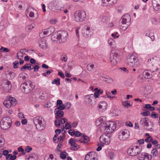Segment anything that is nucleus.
Segmentation results:
<instances>
[{"mask_svg": "<svg viewBox=\"0 0 160 160\" xmlns=\"http://www.w3.org/2000/svg\"><path fill=\"white\" fill-rule=\"evenodd\" d=\"M97 154L94 152H89L85 157V160H98Z\"/></svg>", "mask_w": 160, "mask_h": 160, "instance_id": "nucleus-17", "label": "nucleus"}, {"mask_svg": "<svg viewBox=\"0 0 160 160\" xmlns=\"http://www.w3.org/2000/svg\"><path fill=\"white\" fill-rule=\"evenodd\" d=\"M130 136L129 131L124 129L120 131L118 133V138L121 140H126L129 138Z\"/></svg>", "mask_w": 160, "mask_h": 160, "instance_id": "nucleus-12", "label": "nucleus"}, {"mask_svg": "<svg viewBox=\"0 0 160 160\" xmlns=\"http://www.w3.org/2000/svg\"><path fill=\"white\" fill-rule=\"evenodd\" d=\"M17 56L18 59H22L23 58V54H22V52L19 51L17 53Z\"/></svg>", "mask_w": 160, "mask_h": 160, "instance_id": "nucleus-41", "label": "nucleus"}, {"mask_svg": "<svg viewBox=\"0 0 160 160\" xmlns=\"http://www.w3.org/2000/svg\"><path fill=\"white\" fill-rule=\"evenodd\" d=\"M148 67L150 68V70H146L143 72V75L146 78H150L153 75L152 72L158 70V68L156 67V64L158 62V61L153 58L150 59L148 60Z\"/></svg>", "mask_w": 160, "mask_h": 160, "instance_id": "nucleus-2", "label": "nucleus"}, {"mask_svg": "<svg viewBox=\"0 0 160 160\" xmlns=\"http://www.w3.org/2000/svg\"><path fill=\"white\" fill-rule=\"evenodd\" d=\"M86 12L83 10L77 11L73 14L74 20L77 22H82L86 19Z\"/></svg>", "mask_w": 160, "mask_h": 160, "instance_id": "nucleus-7", "label": "nucleus"}, {"mask_svg": "<svg viewBox=\"0 0 160 160\" xmlns=\"http://www.w3.org/2000/svg\"><path fill=\"white\" fill-rule=\"evenodd\" d=\"M78 140L76 139H74L73 138H71L69 140V143L71 145H72L75 144V141H78Z\"/></svg>", "mask_w": 160, "mask_h": 160, "instance_id": "nucleus-42", "label": "nucleus"}, {"mask_svg": "<svg viewBox=\"0 0 160 160\" xmlns=\"http://www.w3.org/2000/svg\"><path fill=\"white\" fill-rule=\"evenodd\" d=\"M35 25L34 23H33L30 25H28L27 26V28L29 30H31L33 29L35 27Z\"/></svg>", "mask_w": 160, "mask_h": 160, "instance_id": "nucleus-43", "label": "nucleus"}, {"mask_svg": "<svg viewBox=\"0 0 160 160\" xmlns=\"http://www.w3.org/2000/svg\"><path fill=\"white\" fill-rule=\"evenodd\" d=\"M54 31L55 29L53 27H50L46 29L43 33L44 35H49L53 32Z\"/></svg>", "mask_w": 160, "mask_h": 160, "instance_id": "nucleus-23", "label": "nucleus"}, {"mask_svg": "<svg viewBox=\"0 0 160 160\" xmlns=\"http://www.w3.org/2000/svg\"><path fill=\"white\" fill-rule=\"evenodd\" d=\"M151 154L154 156H156L158 155V151L157 149L154 148L151 151Z\"/></svg>", "mask_w": 160, "mask_h": 160, "instance_id": "nucleus-40", "label": "nucleus"}, {"mask_svg": "<svg viewBox=\"0 0 160 160\" xmlns=\"http://www.w3.org/2000/svg\"><path fill=\"white\" fill-rule=\"evenodd\" d=\"M67 121V119L64 118L61 120V118H60V122H61L62 124H64Z\"/></svg>", "mask_w": 160, "mask_h": 160, "instance_id": "nucleus-61", "label": "nucleus"}, {"mask_svg": "<svg viewBox=\"0 0 160 160\" xmlns=\"http://www.w3.org/2000/svg\"><path fill=\"white\" fill-rule=\"evenodd\" d=\"M64 109H68L71 106V103L70 102H67L63 104Z\"/></svg>", "mask_w": 160, "mask_h": 160, "instance_id": "nucleus-47", "label": "nucleus"}, {"mask_svg": "<svg viewBox=\"0 0 160 160\" xmlns=\"http://www.w3.org/2000/svg\"><path fill=\"white\" fill-rule=\"evenodd\" d=\"M66 133V131H64V132L62 133L63 136H60L59 138H58V140H60V141H62L65 138V133Z\"/></svg>", "mask_w": 160, "mask_h": 160, "instance_id": "nucleus-44", "label": "nucleus"}, {"mask_svg": "<svg viewBox=\"0 0 160 160\" xmlns=\"http://www.w3.org/2000/svg\"><path fill=\"white\" fill-rule=\"evenodd\" d=\"M62 104H63L61 100L60 99H58L57 100V105H62Z\"/></svg>", "mask_w": 160, "mask_h": 160, "instance_id": "nucleus-64", "label": "nucleus"}, {"mask_svg": "<svg viewBox=\"0 0 160 160\" xmlns=\"http://www.w3.org/2000/svg\"><path fill=\"white\" fill-rule=\"evenodd\" d=\"M56 120L55 121L54 123L55 125L57 126H59L60 125V118H57V117H56Z\"/></svg>", "mask_w": 160, "mask_h": 160, "instance_id": "nucleus-39", "label": "nucleus"}, {"mask_svg": "<svg viewBox=\"0 0 160 160\" xmlns=\"http://www.w3.org/2000/svg\"><path fill=\"white\" fill-rule=\"evenodd\" d=\"M16 156L15 155L12 156L11 154H9L6 156V158L7 160H14L16 159Z\"/></svg>", "mask_w": 160, "mask_h": 160, "instance_id": "nucleus-31", "label": "nucleus"}, {"mask_svg": "<svg viewBox=\"0 0 160 160\" xmlns=\"http://www.w3.org/2000/svg\"><path fill=\"white\" fill-rule=\"evenodd\" d=\"M106 93L107 96V97L109 98H112L114 97V96L112 95L109 92L106 91Z\"/></svg>", "mask_w": 160, "mask_h": 160, "instance_id": "nucleus-52", "label": "nucleus"}, {"mask_svg": "<svg viewBox=\"0 0 160 160\" xmlns=\"http://www.w3.org/2000/svg\"><path fill=\"white\" fill-rule=\"evenodd\" d=\"M146 36H148L151 39L152 41H153L155 39V37L154 36V33L152 32H149L146 33Z\"/></svg>", "mask_w": 160, "mask_h": 160, "instance_id": "nucleus-35", "label": "nucleus"}, {"mask_svg": "<svg viewBox=\"0 0 160 160\" xmlns=\"http://www.w3.org/2000/svg\"><path fill=\"white\" fill-rule=\"evenodd\" d=\"M152 158L151 156L146 153H142L138 157V160H150Z\"/></svg>", "mask_w": 160, "mask_h": 160, "instance_id": "nucleus-18", "label": "nucleus"}, {"mask_svg": "<svg viewBox=\"0 0 160 160\" xmlns=\"http://www.w3.org/2000/svg\"><path fill=\"white\" fill-rule=\"evenodd\" d=\"M94 97L95 98H98L99 96L100 95L98 90V91H96L94 93Z\"/></svg>", "mask_w": 160, "mask_h": 160, "instance_id": "nucleus-57", "label": "nucleus"}, {"mask_svg": "<svg viewBox=\"0 0 160 160\" xmlns=\"http://www.w3.org/2000/svg\"><path fill=\"white\" fill-rule=\"evenodd\" d=\"M98 120L101 123L100 129L102 132L109 133L112 132L116 128V124L114 122L106 121V118L104 117H101Z\"/></svg>", "mask_w": 160, "mask_h": 160, "instance_id": "nucleus-1", "label": "nucleus"}, {"mask_svg": "<svg viewBox=\"0 0 160 160\" xmlns=\"http://www.w3.org/2000/svg\"><path fill=\"white\" fill-rule=\"evenodd\" d=\"M141 152V150L138 146H131L127 150L128 154L132 157L138 155Z\"/></svg>", "mask_w": 160, "mask_h": 160, "instance_id": "nucleus-10", "label": "nucleus"}, {"mask_svg": "<svg viewBox=\"0 0 160 160\" xmlns=\"http://www.w3.org/2000/svg\"><path fill=\"white\" fill-rule=\"evenodd\" d=\"M4 143V139L0 137V147H1L3 146Z\"/></svg>", "mask_w": 160, "mask_h": 160, "instance_id": "nucleus-48", "label": "nucleus"}, {"mask_svg": "<svg viewBox=\"0 0 160 160\" xmlns=\"http://www.w3.org/2000/svg\"><path fill=\"white\" fill-rule=\"evenodd\" d=\"M82 33L85 37H90L92 34L91 28L88 26H85L82 28Z\"/></svg>", "mask_w": 160, "mask_h": 160, "instance_id": "nucleus-14", "label": "nucleus"}, {"mask_svg": "<svg viewBox=\"0 0 160 160\" xmlns=\"http://www.w3.org/2000/svg\"><path fill=\"white\" fill-rule=\"evenodd\" d=\"M57 107L55 109H58L59 110H62L64 109L63 104L57 105Z\"/></svg>", "mask_w": 160, "mask_h": 160, "instance_id": "nucleus-45", "label": "nucleus"}, {"mask_svg": "<svg viewBox=\"0 0 160 160\" xmlns=\"http://www.w3.org/2000/svg\"><path fill=\"white\" fill-rule=\"evenodd\" d=\"M65 127H66V129H69L71 128L72 126L69 123L67 122L65 124Z\"/></svg>", "mask_w": 160, "mask_h": 160, "instance_id": "nucleus-54", "label": "nucleus"}, {"mask_svg": "<svg viewBox=\"0 0 160 160\" xmlns=\"http://www.w3.org/2000/svg\"><path fill=\"white\" fill-rule=\"evenodd\" d=\"M32 68H33V69H34V71L35 72L38 71V69L39 68V67L37 65H36L34 67L33 66Z\"/></svg>", "mask_w": 160, "mask_h": 160, "instance_id": "nucleus-60", "label": "nucleus"}, {"mask_svg": "<svg viewBox=\"0 0 160 160\" xmlns=\"http://www.w3.org/2000/svg\"><path fill=\"white\" fill-rule=\"evenodd\" d=\"M108 43L109 45L112 48H114L116 47V43L114 40L110 38L108 40Z\"/></svg>", "mask_w": 160, "mask_h": 160, "instance_id": "nucleus-26", "label": "nucleus"}, {"mask_svg": "<svg viewBox=\"0 0 160 160\" xmlns=\"http://www.w3.org/2000/svg\"><path fill=\"white\" fill-rule=\"evenodd\" d=\"M18 61H15L13 62V68L16 69L18 67Z\"/></svg>", "mask_w": 160, "mask_h": 160, "instance_id": "nucleus-50", "label": "nucleus"}, {"mask_svg": "<svg viewBox=\"0 0 160 160\" xmlns=\"http://www.w3.org/2000/svg\"><path fill=\"white\" fill-rule=\"evenodd\" d=\"M3 104L6 107L8 108H10L11 106L10 103V101H8V99L4 101Z\"/></svg>", "mask_w": 160, "mask_h": 160, "instance_id": "nucleus-34", "label": "nucleus"}, {"mask_svg": "<svg viewBox=\"0 0 160 160\" xmlns=\"http://www.w3.org/2000/svg\"><path fill=\"white\" fill-rule=\"evenodd\" d=\"M152 143L153 145H155V147H157V148H160V145L159 144H158V142L157 141H154L152 142Z\"/></svg>", "mask_w": 160, "mask_h": 160, "instance_id": "nucleus-49", "label": "nucleus"}, {"mask_svg": "<svg viewBox=\"0 0 160 160\" xmlns=\"http://www.w3.org/2000/svg\"><path fill=\"white\" fill-rule=\"evenodd\" d=\"M98 108L99 109H102V110H105L107 107V104L105 101L100 102L98 104Z\"/></svg>", "mask_w": 160, "mask_h": 160, "instance_id": "nucleus-24", "label": "nucleus"}, {"mask_svg": "<svg viewBox=\"0 0 160 160\" xmlns=\"http://www.w3.org/2000/svg\"><path fill=\"white\" fill-rule=\"evenodd\" d=\"M8 99L10 101V103L11 106H14L16 104L17 102L16 99L14 98L10 97Z\"/></svg>", "mask_w": 160, "mask_h": 160, "instance_id": "nucleus-30", "label": "nucleus"}, {"mask_svg": "<svg viewBox=\"0 0 160 160\" xmlns=\"http://www.w3.org/2000/svg\"><path fill=\"white\" fill-rule=\"evenodd\" d=\"M60 79L59 78L54 79L52 82V84H56L57 85H59L60 84Z\"/></svg>", "mask_w": 160, "mask_h": 160, "instance_id": "nucleus-37", "label": "nucleus"}, {"mask_svg": "<svg viewBox=\"0 0 160 160\" xmlns=\"http://www.w3.org/2000/svg\"><path fill=\"white\" fill-rule=\"evenodd\" d=\"M25 151L27 152H29L30 151H31L32 149V148L31 147L29 146H27L25 148Z\"/></svg>", "mask_w": 160, "mask_h": 160, "instance_id": "nucleus-51", "label": "nucleus"}, {"mask_svg": "<svg viewBox=\"0 0 160 160\" xmlns=\"http://www.w3.org/2000/svg\"><path fill=\"white\" fill-rule=\"evenodd\" d=\"M149 119L147 118H142L141 119L140 121V124L141 125H142L144 127H148L149 126V125L148 123ZM146 129L150 131H152L153 129L152 128V125L151 127L150 128H147Z\"/></svg>", "mask_w": 160, "mask_h": 160, "instance_id": "nucleus-15", "label": "nucleus"}, {"mask_svg": "<svg viewBox=\"0 0 160 160\" xmlns=\"http://www.w3.org/2000/svg\"><path fill=\"white\" fill-rule=\"evenodd\" d=\"M127 63L129 66L133 67H137L139 64L137 56L134 54H130L128 56Z\"/></svg>", "mask_w": 160, "mask_h": 160, "instance_id": "nucleus-6", "label": "nucleus"}, {"mask_svg": "<svg viewBox=\"0 0 160 160\" xmlns=\"http://www.w3.org/2000/svg\"><path fill=\"white\" fill-rule=\"evenodd\" d=\"M61 59L62 61L64 62H66L67 60V57L65 55H62L61 56Z\"/></svg>", "mask_w": 160, "mask_h": 160, "instance_id": "nucleus-53", "label": "nucleus"}, {"mask_svg": "<svg viewBox=\"0 0 160 160\" xmlns=\"http://www.w3.org/2000/svg\"><path fill=\"white\" fill-rule=\"evenodd\" d=\"M3 87L4 89L8 92L11 88L12 85L10 82L8 80L4 81L3 82Z\"/></svg>", "mask_w": 160, "mask_h": 160, "instance_id": "nucleus-21", "label": "nucleus"}, {"mask_svg": "<svg viewBox=\"0 0 160 160\" xmlns=\"http://www.w3.org/2000/svg\"><path fill=\"white\" fill-rule=\"evenodd\" d=\"M82 134L79 131H77L75 132V134L76 137H78L81 135Z\"/></svg>", "mask_w": 160, "mask_h": 160, "instance_id": "nucleus-59", "label": "nucleus"}, {"mask_svg": "<svg viewBox=\"0 0 160 160\" xmlns=\"http://www.w3.org/2000/svg\"><path fill=\"white\" fill-rule=\"evenodd\" d=\"M152 4L154 9L156 11L160 8V0H152Z\"/></svg>", "mask_w": 160, "mask_h": 160, "instance_id": "nucleus-20", "label": "nucleus"}, {"mask_svg": "<svg viewBox=\"0 0 160 160\" xmlns=\"http://www.w3.org/2000/svg\"><path fill=\"white\" fill-rule=\"evenodd\" d=\"M68 36V32L65 31L58 32L57 34L53 35L52 37L53 39L55 37L58 38L60 42H64L67 39Z\"/></svg>", "mask_w": 160, "mask_h": 160, "instance_id": "nucleus-9", "label": "nucleus"}, {"mask_svg": "<svg viewBox=\"0 0 160 160\" xmlns=\"http://www.w3.org/2000/svg\"><path fill=\"white\" fill-rule=\"evenodd\" d=\"M47 43L45 40L42 41L41 43H39V46L42 48H44L47 47Z\"/></svg>", "mask_w": 160, "mask_h": 160, "instance_id": "nucleus-36", "label": "nucleus"}, {"mask_svg": "<svg viewBox=\"0 0 160 160\" xmlns=\"http://www.w3.org/2000/svg\"><path fill=\"white\" fill-rule=\"evenodd\" d=\"M99 140L101 142L102 144L108 145L110 142L109 136L106 134L102 135L100 138Z\"/></svg>", "mask_w": 160, "mask_h": 160, "instance_id": "nucleus-16", "label": "nucleus"}, {"mask_svg": "<svg viewBox=\"0 0 160 160\" xmlns=\"http://www.w3.org/2000/svg\"><path fill=\"white\" fill-rule=\"evenodd\" d=\"M78 148V146L75 143L72 145H71L70 148L71 149L75 150L77 149Z\"/></svg>", "mask_w": 160, "mask_h": 160, "instance_id": "nucleus-46", "label": "nucleus"}, {"mask_svg": "<svg viewBox=\"0 0 160 160\" xmlns=\"http://www.w3.org/2000/svg\"><path fill=\"white\" fill-rule=\"evenodd\" d=\"M102 3L105 6L112 5L115 4L117 0H102Z\"/></svg>", "mask_w": 160, "mask_h": 160, "instance_id": "nucleus-22", "label": "nucleus"}, {"mask_svg": "<svg viewBox=\"0 0 160 160\" xmlns=\"http://www.w3.org/2000/svg\"><path fill=\"white\" fill-rule=\"evenodd\" d=\"M54 113L56 115L55 117H57V118H60L59 117H62L64 114L63 112L58 109H55Z\"/></svg>", "mask_w": 160, "mask_h": 160, "instance_id": "nucleus-25", "label": "nucleus"}, {"mask_svg": "<svg viewBox=\"0 0 160 160\" xmlns=\"http://www.w3.org/2000/svg\"><path fill=\"white\" fill-rule=\"evenodd\" d=\"M89 140V138L87 136H83L82 140H78V142L80 143L83 142L85 144H87Z\"/></svg>", "mask_w": 160, "mask_h": 160, "instance_id": "nucleus-27", "label": "nucleus"}, {"mask_svg": "<svg viewBox=\"0 0 160 160\" xmlns=\"http://www.w3.org/2000/svg\"><path fill=\"white\" fill-rule=\"evenodd\" d=\"M108 157H109L111 159H112L114 157V154L113 152H109L108 153Z\"/></svg>", "mask_w": 160, "mask_h": 160, "instance_id": "nucleus-58", "label": "nucleus"}, {"mask_svg": "<svg viewBox=\"0 0 160 160\" xmlns=\"http://www.w3.org/2000/svg\"><path fill=\"white\" fill-rule=\"evenodd\" d=\"M94 65L92 63H90L87 66V69L89 71H92L94 68Z\"/></svg>", "mask_w": 160, "mask_h": 160, "instance_id": "nucleus-33", "label": "nucleus"}, {"mask_svg": "<svg viewBox=\"0 0 160 160\" xmlns=\"http://www.w3.org/2000/svg\"><path fill=\"white\" fill-rule=\"evenodd\" d=\"M21 87L22 91L25 93L31 92L35 87V84L30 81H27L22 84Z\"/></svg>", "mask_w": 160, "mask_h": 160, "instance_id": "nucleus-5", "label": "nucleus"}, {"mask_svg": "<svg viewBox=\"0 0 160 160\" xmlns=\"http://www.w3.org/2000/svg\"><path fill=\"white\" fill-rule=\"evenodd\" d=\"M28 77V75L25 73H21L18 76L19 80L20 81H24L26 80Z\"/></svg>", "mask_w": 160, "mask_h": 160, "instance_id": "nucleus-29", "label": "nucleus"}, {"mask_svg": "<svg viewBox=\"0 0 160 160\" xmlns=\"http://www.w3.org/2000/svg\"><path fill=\"white\" fill-rule=\"evenodd\" d=\"M152 140V137L150 136H149L147 138L145 139V141L146 142H151Z\"/></svg>", "mask_w": 160, "mask_h": 160, "instance_id": "nucleus-56", "label": "nucleus"}, {"mask_svg": "<svg viewBox=\"0 0 160 160\" xmlns=\"http://www.w3.org/2000/svg\"><path fill=\"white\" fill-rule=\"evenodd\" d=\"M12 121L9 117H3L1 120L0 127L3 130L8 129L11 126Z\"/></svg>", "mask_w": 160, "mask_h": 160, "instance_id": "nucleus-8", "label": "nucleus"}, {"mask_svg": "<svg viewBox=\"0 0 160 160\" xmlns=\"http://www.w3.org/2000/svg\"><path fill=\"white\" fill-rule=\"evenodd\" d=\"M1 50H2L3 52H8L9 51V50L7 48H4L2 47L1 48Z\"/></svg>", "mask_w": 160, "mask_h": 160, "instance_id": "nucleus-55", "label": "nucleus"}, {"mask_svg": "<svg viewBox=\"0 0 160 160\" xmlns=\"http://www.w3.org/2000/svg\"><path fill=\"white\" fill-rule=\"evenodd\" d=\"M131 17L128 14L123 15L120 20L122 25L119 26L120 28L122 30H125L128 27V23L131 21Z\"/></svg>", "mask_w": 160, "mask_h": 160, "instance_id": "nucleus-4", "label": "nucleus"}, {"mask_svg": "<svg viewBox=\"0 0 160 160\" xmlns=\"http://www.w3.org/2000/svg\"><path fill=\"white\" fill-rule=\"evenodd\" d=\"M94 99V95L93 94H91L89 95H87L85 97V101L91 105H93L95 103H92V101Z\"/></svg>", "mask_w": 160, "mask_h": 160, "instance_id": "nucleus-19", "label": "nucleus"}, {"mask_svg": "<svg viewBox=\"0 0 160 160\" xmlns=\"http://www.w3.org/2000/svg\"><path fill=\"white\" fill-rule=\"evenodd\" d=\"M120 55L116 52V51H113L111 52L110 60L111 64L112 65H116L118 62V61L119 59Z\"/></svg>", "mask_w": 160, "mask_h": 160, "instance_id": "nucleus-11", "label": "nucleus"}, {"mask_svg": "<svg viewBox=\"0 0 160 160\" xmlns=\"http://www.w3.org/2000/svg\"><path fill=\"white\" fill-rule=\"evenodd\" d=\"M66 154H68V153L66 152H62L60 155V158L63 159H64L66 158Z\"/></svg>", "mask_w": 160, "mask_h": 160, "instance_id": "nucleus-38", "label": "nucleus"}, {"mask_svg": "<svg viewBox=\"0 0 160 160\" xmlns=\"http://www.w3.org/2000/svg\"><path fill=\"white\" fill-rule=\"evenodd\" d=\"M75 132L74 130L71 129L68 131V133L71 136H72L74 135Z\"/></svg>", "mask_w": 160, "mask_h": 160, "instance_id": "nucleus-63", "label": "nucleus"}, {"mask_svg": "<svg viewBox=\"0 0 160 160\" xmlns=\"http://www.w3.org/2000/svg\"><path fill=\"white\" fill-rule=\"evenodd\" d=\"M33 122L37 130H42L44 129L45 124L44 120L42 117L37 116L34 118Z\"/></svg>", "mask_w": 160, "mask_h": 160, "instance_id": "nucleus-3", "label": "nucleus"}, {"mask_svg": "<svg viewBox=\"0 0 160 160\" xmlns=\"http://www.w3.org/2000/svg\"><path fill=\"white\" fill-rule=\"evenodd\" d=\"M18 116L21 119L24 118V114L22 112H20L18 113Z\"/></svg>", "mask_w": 160, "mask_h": 160, "instance_id": "nucleus-62", "label": "nucleus"}, {"mask_svg": "<svg viewBox=\"0 0 160 160\" xmlns=\"http://www.w3.org/2000/svg\"><path fill=\"white\" fill-rule=\"evenodd\" d=\"M26 14L27 15L29 14V16L31 18H33L34 17V13L31 11V9L28 8L26 11Z\"/></svg>", "mask_w": 160, "mask_h": 160, "instance_id": "nucleus-32", "label": "nucleus"}, {"mask_svg": "<svg viewBox=\"0 0 160 160\" xmlns=\"http://www.w3.org/2000/svg\"><path fill=\"white\" fill-rule=\"evenodd\" d=\"M32 67L33 65L30 63L26 64L22 67L21 70L22 71H23L24 69H27L29 70H31L33 69Z\"/></svg>", "mask_w": 160, "mask_h": 160, "instance_id": "nucleus-28", "label": "nucleus"}, {"mask_svg": "<svg viewBox=\"0 0 160 160\" xmlns=\"http://www.w3.org/2000/svg\"><path fill=\"white\" fill-rule=\"evenodd\" d=\"M48 8L50 10L53 12H56L57 10H62L63 8L60 6L59 3L56 1H53L49 3Z\"/></svg>", "mask_w": 160, "mask_h": 160, "instance_id": "nucleus-13", "label": "nucleus"}]
</instances>
